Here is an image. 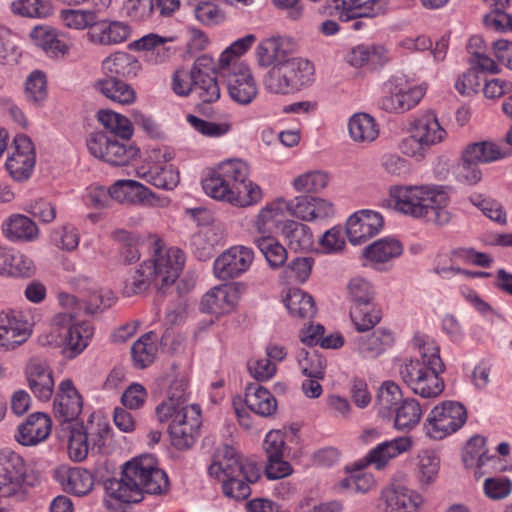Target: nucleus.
<instances>
[{
    "label": "nucleus",
    "mask_w": 512,
    "mask_h": 512,
    "mask_svg": "<svg viewBox=\"0 0 512 512\" xmlns=\"http://www.w3.org/2000/svg\"><path fill=\"white\" fill-rule=\"evenodd\" d=\"M440 461L437 455L431 451H424L419 455L418 470L422 484H430L436 478Z\"/></svg>",
    "instance_id": "obj_61"
},
{
    "label": "nucleus",
    "mask_w": 512,
    "mask_h": 512,
    "mask_svg": "<svg viewBox=\"0 0 512 512\" xmlns=\"http://www.w3.org/2000/svg\"><path fill=\"white\" fill-rule=\"evenodd\" d=\"M94 88L106 98L122 104L128 105L135 101L136 93L134 89L118 78H101L94 83Z\"/></svg>",
    "instance_id": "obj_39"
},
{
    "label": "nucleus",
    "mask_w": 512,
    "mask_h": 512,
    "mask_svg": "<svg viewBox=\"0 0 512 512\" xmlns=\"http://www.w3.org/2000/svg\"><path fill=\"white\" fill-rule=\"evenodd\" d=\"M282 233L289 248L294 251H307L313 247L311 229L303 223L287 221L283 226Z\"/></svg>",
    "instance_id": "obj_44"
},
{
    "label": "nucleus",
    "mask_w": 512,
    "mask_h": 512,
    "mask_svg": "<svg viewBox=\"0 0 512 512\" xmlns=\"http://www.w3.org/2000/svg\"><path fill=\"white\" fill-rule=\"evenodd\" d=\"M284 303L290 314L299 318H312L316 313V306L311 295L294 288L290 289L284 298Z\"/></svg>",
    "instance_id": "obj_47"
},
{
    "label": "nucleus",
    "mask_w": 512,
    "mask_h": 512,
    "mask_svg": "<svg viewBox=\"0 0 512 512\" xmlns=\"http://www.w3.org/2000/svg\"><path fill=\"white\" fill-rule=\"evenodd\" d=\"M244 290L245 286L239 282L214 287L203 296L201 310L215 315L229 313L238 304Z\"/></svg>",
    "instance_id": "obj_19"
},
{
    "label": "nucleus",
    "mask_w": 512,
    "mask_h": 512,
    "mask_svg": "<svg viewBox=\"0 0 512 512\" xmlns=\"http://www.w3.org/2000/svg\"><path fill=\"white\" fill-rule=\"evenodd\" d=\"M71 312L58 313L53 317L52 328L61 338L67 357L74 358L87 346L94 329L89 322H74Z\"/></svg>",
    "instance_id": "obj_10"
},
{
    "label": "nucleus",
    "mask_w": 512,
    "mask_h": 512,
    "mask_svg": "<svg viewBox=\"0 0 512 512\" xmlns=\"http://www.w3.org/2000/svg\"><path fill=\"white\" fill-rule=\"evenodd\" d=\"M254 259L253 251L244 246H234L214 261L213 272L220 280L236 278L248 270Z\"/></svg>",
    "instance_id": "obj_18"
},
{
    "label": "nucleus",
    "mask_w": 512,
    "mask_h": 512,
    "mask_svg": "<svg viewBox=\"0 0 512 512\" xmlns=\"http://www.w3.org/2000/svg\"><path fill=\"white\" fill-rule=\"evenodd\" d=\"M93 484L92 474L85 469H74L68 475L69 490L77 496L88 494L92 490Z\"/></svg>",
    "instance_id": "obj_63"
},
{
    "label": "nucleus",
    "mask_w": 512,
    "mask_h": 512,
    "mask_svg": "<svg viewBox=\"0 0 512 512\" xmlns=\"http://www.w3.org/2000/svg\"><path fill=\"white\" fill-rule=\"evenodd\" d=\"M245 404L252 412L262 417L273 415L277 409L275 397L263 386L253 383L246 388Z\"/></svg>",
    "instance_id": "obj_36"
},
{
    "label": "nucleus",
    "mask_w": 512,
    "mask_h": 512,
    "mask_svg": "<svg viewBox=\"0 0 512 512\" xmlns=\"http://www.w3.org/2000/svg\"><path fill=\"white\" fill-rule=\"evenodd\" d=\"M254 243L272 268L281 267L287 259L286 249L273 236H254Z\"/></svg>",
    "instance_id": "obj_53"
},
{
    "label": "nucleus",
    "mask_w": 512,
    "mask_h": 512,
    "mask_svg": "<svg viewBox=\"0 0 512 512\" xmlns=\"http://www.w3.org/2000/svg\"><path fill=\"white\" fill-rule=\"evenodd\" d=\"M350 138L358 144H370L379 135L378 124L375 119L364 112L355 113L348 121Z\"/></svg>",
    "instance_id": "obj_38"
},
{
    "label": "nucleus",
    "mask_w": 512,
    "mask_h": 512,
    "mask_svg": "<svg viewBox=\"0 0 512 512\" xmlns=\"http://www.w3.org/2000/svg\"><path fill=\"white\" fill-rule=\"evenodd\" d=\"M26 478V464L18 453L3 449L0 451V497L16 494Z\"/></svg>",
    "instance_id": "obj_16"
},
{
    "label": "nucleus",
    "mask_w": 512,
    "mask_h": 512,
    "mask_svg": "<svg viewBox=\"0 0 512 512\" xmlns=\"http://www.w3.org/2000/svg\"><path fill=\"white\" fill-rule=\"evenodd\" d=\"M32 259L24 254L0 245V276L8 278H29L35 273Z\"/></svg>",
    "instance_id": "obj_28"
},
{
    "label": "nucleus",
    "mask_w": 512,
    "mask_h": 512,
    "mask_svg": "<svg viewBox=\"0 0 512 512\" xmlns=\"http://www.w3.org/2000/svg\"><path fill=\"white\" fill-rule=\"evenodd\" d=\"M111 237L123 245L121 249V260L124 264H131L140 259L138 249L139 237L136 234L124 229H117L112 232Z\"/></svg>",
    "instance_id": "obj_55"
},
{
    "label": "nucleus",
    "mask_w": 512,
    "mask_h": 512,
    "mask_svg": "<svg viewBox=\"0 0 512 512\" xmlns=\"http://www.w3.org/2000/svg\"><path fill=\"white\" fill-rule=\"evenodd\" d=\"M186 387L184 379L175 380L169 386L167 399L156 407V415L159 421L171 417L173 413L180 412L191 405L186 404Z\"/></svg>",
    "instance_id": "obj_37"
},
{
    "label": "nucleus",
    "mask_w": 512,
    "mask_h": 512,
    "mask_svg": "<svg viewBox=\"0 0 512 512\" xmlns=\"http://www.w3.org/2000/svg\"><path fill=\"white\" fill-rule=\"evenodd\" d=\"M153 256L144 261L124 283L123 294L131 297L145 292L151 283L166 294L183 269L184 253L176 247H166L161 240L153 242Z\"/></svg>",
    "instance_id": "obj_2"
},
{
    "label": "nucleus",
    "mask_w": 512,
    "mask_h": 512,
    "mask_svg": "<svg viewBox=\"0 0 512 512\" xmlns=\"http://www.w3.org/2000/svg\"><path fill=\"white\" fill-rule=\"evenodd\" d=\"M130 35V28L120 21L96 20L94 27L88 32L91 42L101 45H112L124 42Z\"/></svg>",
    "instance_id": "obj_32"
},
{
    "label": "nucleus",
    "mask_w": 512,
    "mask_h": 512,
    "mask_svg": "<svg viewBox=\"0 0 512 512\" xmlns=\"http://www.w3.org/2000/svg\"><path fill=\"white\" fill-rule=\"evenodd\" d=\"M168 487V477L156 466L152 455L126 462L119 479H109L105 482L107 495L123 503L140 502L144 493L162 494Z\"/></svg>",
    "instance_id": "obj_1"
},
{
    "label": "nucleus",
    "mask_w": 512,
    "mask_h": 512,
    "mask_svg": "<svg viewBox=\"0 0 512 512\" xmlns=\"http://www.w3.org/2000/svg\"><path fill=\"white\" fill-rule=\"evenodd\" d=\"M466 162L491 163L511 155V147L505 149L496 142L482 141L467 145L462 152Z\"/></svg>",
    "instance_id": "obj_35"
},
{
    "label": "nucleus",
    "mask_w": 512,
    "mask_h": 512,
    "mask_svg": "<svg viewBox=\"0 0 512 512\" xmlns=\"http://www.w3.org/2000/svg\"><path fill=\"white\" fill-rule=\"evenodd\" d=\"M350 318L358 332L372 329L381 319V311L371 302L352 304Z\"/></svg>",
    "instance_id": "obj_46"
},
{
    "label": "nucleus",
    "mask_w": 512,
    "mask_h": 512,
    "mask_svg": "<svg viewBox=\"0 0 512 512\" xmlns=\"http://www.w3.org/2000/svg\"><path fill=\"white\" fill-rule=\"evenodd\" d=\"M329 182L326 172L315 170L299 175L293 180V187L300 192L316 193L324 189Z\"/></svg>",
    "instance_id": "obj_57"
},
{
    "label": "nucleus",
    "mask_w": 512,
    "mask_h": 512,
    "mask_svg": "<svg viewBox=\"0 0 512 512\" xmlns=\"http://www.w3.org/2000/svg\"><path fill=\"white\" fill-rule=\"evenodd\" d=\"M252 483L253 482L241 476L223 479L222 490L224 495L228 498L245 500L251 494L250 484Z\"/></svg>",
    "instance_id": "obj_64"
},
{
    "label": "nucleus",
    "mask_w": 512,
    "mask_h": 512,
    "mask_svg": "<svg viewBox=\"0 0 512 512\" xmlns=\"http://www.w3.org/2000/svg\"><path fill=\"white\" fill-rule=\"evenodd\" d=\"M414 345L418 356L403 361L399 367L400 377L413 393L423 398L437 397L444 389L440 375L445 370L439 346L433 339L423 336L415 337Z\"/></svg>",
    "instance_id": "obj_3"
},
{
    "label": "nucleus",
    "mask_w": 512,
    "mask_h": 512,
    "mask_svg": "<svg viewBox=\"0 0 512 512\" xmlns=\"http://www.w3.org/2000/svg\"><path fill=\"white\" fill-rule=\"evenodd\" d=\"M61 20L64 25L71 29L83 30L94 27L97 14L92 10L67 9L61 11Z\"/></svg>",
    "instance_id": "obj_56"
},
{
    "label": "nucleus",
    "mask_w": 512,
    "mask_h": 512,
    "mask_svg": "<svg viewBox=\"0 0 512 512\" xmlns=\"http://www.w3.org/2000/svg\"><path fill=\"white\" fill-rule=\"evenodd\" d=\"M314 66L303 58H291L289 61L272 66L266 73L263 84L273 94L287 95L309 85L313 80Z\"/></svg>",
    "instance_id": "obj_6"
},
{
    "label": "nucleus",
    "mask_w": 512,
    "mask_h": 512,
    "mask_svg": "<svg viewBox=\"0 0 512 512\" xmlns=\"http://www.w3.org/2000/svg\"><path fill=\"white\" fill-rule=\"evenodd\" d=\"M390 196L400 212L414 218H424L437 226L447 225L452 218L446 187L439 185L396 186Z\"/></svg>",
    "instance_id": "obj_4"
},
{
    "label": "nucleus",
    "mask_w": 512,
    "mask_h": 512,
    "mask_svg": "<svg viewBox=\"0 0 512 512\" xmlns=\"http://www.w3.org/2000/svg\"><path fill=\"white\" fill-rule=\"evenodd\" d=\"M112 198L121 203H142L154 198L155 194L141 183L130 180H117L111 187Z\"/></svg>",
    "instance_id": "obj_33"
},
{
    "label": "nucleus",
    "mask_w": 512,
    "mask_h": 512,
    "mask_svg": "<svg viewBox=\"0 0 512 512\" xmlns=\"http://www.w3.org/2000/svg\"><path fill=\"white\" fill-rule=\"evenodd\" d=\"M380 213L360 210L351 215L346 223V234L353 245L361 244L376 235L383 227Z\"/></svg>",
    "instance_id": "obj_20"
},
{
    "label": "nucleus",
    "mask_w": 512,
    "mask_h": 512,
    "mask_svg": "<svg viewBox=\"0 0 512 512\" xmlns=\"http://www.w3.org/2000/svg\"><path fill=\"white\" fill-rule=\"evenodd\" d=\"M2 234L10 242H33L39 237L37 224L22 214H12L2 223Z\"/></svg>",
    "instance_id": "obj_29"
},
{
    "label": "nucleus",
    "mask_w": 512,
    "mask_h": 512,
    "mask_svg": "<svg viewBox=\"0 0 512 512\" xmlns=\"http://www.w3.org/2000/svg\"><path fill=\"white\" fill-rule=\"evenodd\" d=\"M160 422L169 424L171 444L178 450H186L196 441L201 426V410L199 406L192 405Z\"/></svg>",
    "instance_id": "obj_12"
},
{
    "label": "nucleus",
    "mask_w": 512,
    "mask_h": 512,
    "mask_svg": "<svg viewBox=\"0 0 512 512\" xmlns=\"http://www.w3.org/2000/svg\"><path fill=\"white\" fill-rule=\"evenodd\" d=\"M244 173L245 162L230 160L210 171L208 176L202 180V188L208 196L228 202L234 175L238 174L239 177H243Z\"/></svg>",
    "instance_id": "obj_13"
},
{
    "label": "nucleus",
    "mask_w": 512,
    "mask_h": 512,
    "mask_svg": "<svg viewBox=\"0 0 512 512\" xmlns=\"http://www.w3.org/2000/svg\"><path fill=\"white\" fill-rule=\"evenodd\" d=\"M445 137L446 131L439 124L436 115L433 112H428L413 122L409 135L400 143V150L407 156L420 159L432 146L441 143Z\"/></svg>",
    "instance_id": "obj_7"
},
{
    "label": "nucleus",
    "mask_w": 512,
    "mask_h": 512,
    "mask_svg": "<svg viewBox=\"0 0 512 512\" xmlns=\"http://www.w3.org/2000/svg\"><path fill=\"white\" fill-rule=\"evenodd\" d=\"M230 98L240 104H250L258 94V88L250 68L244 64H234L224 72Z\"/></svg>",
    "instance_id": "obj_17"
},
{
    "label": "nucleus",
    "mask_w": 512,
    "mask_h": 512,
    "mask_svg": "<svg viewBox=\"0 0 512 512\" xmlns=\"http://www.w3.org/2000/svg\"><path fill=\"white\" fill-rule=\"evenodd\" d=\"M89 451L90 447L83 426H73L69 436V457L76 462H81L87 457Z\"/></svg>",
    "instance_id": "obj_59"
},
{
    "label": "nucleus",
    "mask_w": 512,
    "mask_h": 512,
    "mask_svg": "<svg viewBox=\"0 0 512 512\" xmlns=\"http://www.w3.org/2000/svg\"><path fill=\"white\" fill-rule=\"evenodd\" d=\"M216 67L209 56L196 59L190 71L178 70L172 79V89L180 96L192 94L203 103H213L220 98V88L215 76Z\"/></svg>",
    "instance_id": "obj_5"
},
{
    "label": "nucleus",
    "mask_w": 512,
    "mask_h": 512,
    "mask_svg": "<svg viewBox=\"0 0 512 512\" xmlns=\"http://www.w3.org/2000/svg\"><path fill=\"white\" fill-rule=\"evenodd\" d=\"M126 141L105 132H94L87 139V148L94 157L110 165L125 166L138 154V149Z\"/></svg>",
    "instance_id": "obj_9"
},
{
    "label": "nucleus",
    "mask_w": 512,
    "mask_h": 512,
    "mask_svg": "<svg viewBox=\"0 0 512 512\" xmlns=\"http://www.w3.org/2000/svg\"><path fill=\"white\" fill-rule=\"evenodd\" d=\"M99 122L108 130V135H115L123 140H129L133 134L130 120L111 110L98 112Z\"/></svg>",
    "instance_id": "obj_51"
},
{
    "label": "nucleus",
    "mask_w": 512,
    "mask_h": 512,
    "mask_svg": "<svg viewBox=\"0 0 512 512\" xmlns=\"http://www.w3.org/2000/svg\"><path fill=\"white\" fill-rule=\"evenodd\" d=\"M467 420L465 407L456 401H444L429 413L424 429L435 440H441L459 430Z\"/></svg>",
    "instance_id": "obj_8"
},
{
    "label": "nucleus",
    "mask_w": 512,
    "mask_h": 512,
    "mask_svg": "<svg viewBox=\"0 0 512 512\" xmlns=\"http://www.w3.org/2000/svg\"><path fill=\"white\" fill-rule=\"evenodd\" d=\"M296 359L298 368L305 377H325L326 360L315 348L299 349Z\"/></svg>",
    "instance_id": "obj_49"
},
{
    "label": "nucleus",
    "mask_w": 512,
    "mask_h": 512,
    "mask_svg": "<svg viewBox=\"0 0 512 512\" xmlns=\"http://www.w3.org/2000/svg\"><path fill=\"white\" fill-rule=\"evenodd\" d=\"M394 337L390 330L379 328L369 336L355 339L357 351L365 358L373 359L381 355L392 345Z\"/></svg>",
    "instance_id": "obj_34"
},
{
    "label": "nucleus",
    "mask_w": 512,
    "mask_h": 512,
    "mask_svg": "<svg viewBox=\"0 0 512 512\" xmlns=\"http://www.w3.org/2000/svg\"><path fill=\"white\" fill-rule=\"evenodd\" d=\"M287 45V41L280 37L263 40L258 45L256 52L259 65L272 67L289 61L292 57L288 56Z\"/></svg>",
    "instance_id": "obj_40"
},
{
    "label": "nucleus",
    "mask_w": 512,
    "mask_h": 512,
    "mask_svg": "<svg viewBox=\"0 0 512 512\" xmlns=\"http://www.w3.org/2000/svg\"><path fill=\"white\" fill-rule=\"evenodd\" d=\"M138 175L148 183L164 190H173L179 183V172L172 165H154L149 168L141 167Z\"/></svg>",
    "instance_id": "obj_43"
},
{
    "label": "nucleus",
    "mask_w": 512,
    "mask_h": 512,
    "mask_svg": "<svg viewBox=\"0 0 512 512\" xmlns=\"http://www.w3.org/2000/svg\"><path fill=\"white\" fill-rule=\"evenodd\" d=\"M388 51L382 46L358 45L346 55L347 62L356 68L366 64L382 65L388 61Z\"/></svg>",
    "instance_id": "obj_42"
},
{
    "label": "nucleus",
    "mask_w": 512,
    "mask_h": 512,
    "mask_svg": "<svg viewBox=\"0 0 512 512\" xmlns=\"http://www.w3.org/2000/svg\"><path fill=\"white\" fill-rule=\"evenodd\" d=\"M485 444L486 439L482 436L476 435L470 438L463 454V461L467 466L476 465L480 467L485 464V461L488 460Z\"/></svg>",
    "instance_id": "obj_60"
},
{
    "label": "nucleus",
    "mask_w": 512,
    "mask_h": 512,
    "mask_svg": "<svg viewBox=\"0 0 512 512\" xmlns=\"http://www.w3.org/2000/svg\"><path fill=\"white\" fill-rule=\"evenodd\" d=\"M209 473L211 476L223 477V479L241 476L250 482H256L260 478L258 466L240 458L235 449L228 445H224L215 451Z\"/></svg>",
    "instance_id": "obj_11"
},
{
    "label": "nucleus",
    "mask_w": 512,
    "mask_h": 512,
    "mask_svg": "<svg viewBox=\"0 0 512 512\" xmlns=\"http://www.w3.org/2000/svg\"><path fill=\"white\" fill-rule=\"evenodd\" d=\"M25 94L29 102L40 105L47 98V81L42 71L35 70L27 78Z\"/></svg>",
    "instance_id": "obj_58"
},
{
    "label": "nucleus",
    "mask_w": 512,
    "mask_h": 512,
    "mask_svg": "<svg viewBox=\"0 0 512 512\" xmlns=\"http://www.w3.org/2000/svg\"><path fill=\"white\" fill-rule=\"evenodd\" d=\"M10 9L14 15L27 18H46L52 14V6L47 0H14Z\"/></svg>",
    "instance_id": "obj_54"
},
{
    "label": "nucleus",
    "mask_w": 512,
    "mask_h": 512,
    "mask_svg": "<svg viewBox=\"0 0 512 512\" xmlns=\"http://www.w3.org/2000/svg\"><path fill=\"white\" fill-rule=\"evenodd\" d=\"M141 64L138 59L124 51L115 52L102 62V70L107 78H132L137 76Z\"/></svg>",
    "instance_id": "obj_31"
},
{
    "label": "nucleus",
    "mask_w": 512,
    "mask_h": 512,
    "mask_svg": "<svg viewBox=\"0 0 512 512\" xmlns=\"http://www.w3.org/2000/svg\"><path fill=\"white\" fill-rule=\"evenodd\" d=\"M403 252L401 243L392 238H383L366 247L363 255L374 265L387 263Z\"/></svg>",
    "instance_id": "obj_41"
},
{
    "label": "nucleus",
    "mask_w": 512,
    "mask_h": 512,
    "mask_svg": "<svg viewBox=\"0 0 512 512\" xmlns=\"http://www.w3.org/2000/svg\"><path fill=\"white\" fill-rule=\"evenodd\" d=\"M84 313L96 314L112 307L117 297L109 288L91 286L85 291Z\"/></svg>",
    "instance_id": "obj_48"
},
{
    "label": "nucleus",
    "mask_w": 512,
    "mask_h": 512,
    "mask_svg": "<svg viewBox=\"0 0 512 512\" xmlns=\"http://www.w3.org/2000/svg\"><path fill=\"white\" fill-rule=\"evenodd\" d=\"M55 417L62 422L75 420L82 411L83 400L72 380H63L54 399Z\"/></svg>",
    "instance_id": "obj_23"
},
{
    "label": "nucleus",
    "mask_w": 512,
    "mask_h": 512,
    "mask_svg": "<svg viewBox=\"0 0 512 512\" xmlns=\"http://www.w3.org/2000/svg\"><path fill=\"white\" fill-rule=\"evenodd\" d=\"M157 335L150 331L142 335L131 347L134 366L139 369L146 368L155 359L157 353Z\"/></svg>",
    "instance_id": "obj_45"
},
{
    "label": "nucleus",
    "mask_w": 512,
    "mask_h": 512,
    "mask_svg": "<svg viewBox=\"0 0 512 512\" xmlns=\"http://www.w3.org/2000/svg\"><path fill=\"white\" fill-rule=\"evenodd\" d=\"M12 153L8 156L5 167L11 178L18 182L28 180L34 170L36 155L32 141L26 135L14 138Z\"/></svg>",
    "instance_id": "obj_15"
},
{
    "label": "nucleus",
    "mask_w": 512,
    "mask_h": 512,
    "mask_svg": "<svg viewBox=\"0 0 512 512\" xmlns=\"http://www.w3.org/2000/svg\"><path fill=\"white\" fill-rule=\"evenodd\" d=\"M248 165L245 163V173L243 177L238 174L234 175L232 188L228 194V203L238 206L246 207L258 203L262 199L261 188L248 180Z\"/></svg>",
    "instance_id": "obj_30"
},
{
    "label": "nucleus",
    "mask_w": 512,
    "mask_h": 512,
    "mask_svg": "<svg viewBox=\"0 0 512 512\" xmlns=\"http://www.w3.org/2000/svg\"><path fill=\"white\" fill-rule=\"evenodd\" d=\"M288 200L277 198L267 203L258 213L253 222L254 236H273L278 225L288 216Z\"/></svg>",
    "instance_id": "obj_25"
},
{
    "label": "nucleus",
    "mask_w": 512,
    "mask_h": 512,
    "mask_svg": "<svg viewBox=\"0 0 512 512\" xmlns=\"http://www.w3.org/2000/svg\"><path fill=\"white\" fill-rule=\"evenodd\" d=\"M422 415L420 404L413 398L404 399L396 408L394 426L398 430H406L415 427Z\"/></svg>",
    "instance_id": "obj_52"
},
{
    "label": "nucleus",
    "mask_w": 512,
    "mask_h": 512,
    "mask_svg": "<svg viewBox=\"0 0 512 512\" xmlns=\"http://www.w3.org/2000/svg\"><path fill=\"white\" fill-rule=\"evenodd\" d=\"M403 400L400 387L394 382L386 381L378 390L376 407L379 414L388 417L396 411Z\"/></svg>",
    "instance_id": "obj_50"
},
{
    "label": "nucleus",
    "mask_w": 512,
    "mask_h": 512,
    "mask_svg": "<svg viewBox=\"0 0 512 512\" xmlns=\"http://www.w3.org/2000/svg\"><path fill=\"white\" fill-rule=\"evenodd\" d=\"M347 289L353 304L371 302L374 299L372 284L362 277L352 278L347 285Z\"/></svg>",
    "instance_id": "obj_62"
},
{
    "label": "nucleus",
    "mask_w": 512,
    "mask_h": 512,
    "mask_svg": "<svg viewBox=\"0 0 512 512\" xmlns=\"http://www.w3.org/2000/svg\"><path fill=\"white\" fill-rule=\"evenodd\" d=\"M26 374L29 388L34 396L40 401L50 400L54 391V380L47 363L38 359L30 360Z\"/></svg>",
    "instance_id": "obj_26"
},
{
    "label": "nucleus",
    "mask_w": 512,
    "mask_h": 512,
    "mask_svg": "<svg viewBox=\"0 0 512 512\" xmlns=\"http://www.w3.org/2000/svg\"><path fill=\"white\" fill-rule=\"evenodd\" d=\"M30 37L34 44L51 58L64 57L70 48L64 35L47 25L34 27L30 32Z\"/></svg>",
    "instance_id": "obj_27"
},
{
    "label": "nucleus",
    "mask_w": 512,
    "mask_h": 512,
    "mask_svg": "<svg viewBox=\"0 0 512 512\" xmlns=\"http://www.w3.org/2000/svg\"><path fill=\"white\" fill-rule=\"evenodd\" d=\"M387 95L379 102L381 109L387 112L402 113L414 107L424 96L421 87H408L407 83L398 77H394L385 83Z\"/></svg>",
    "instance_id": "obj_14"
},
{
    "label": "nucleus",
    "mask_w": 512,
    "mask_h": 512,
    "mask_svg": "<svg viewBox=\"0 0 512 512\" xmlns=\"http://www.w3.org/2000/svg\"><path fill=\"white\" fill-rule=\"evenodd\" d=\"M422 503L419 493L401 483H391L381 493L384 512H415Z\"/></svg>",
    "instance_id": "obj_21"
},
{
    "label": "nucleus",
    "mask_w": 512,
    "mask_h": 512,
    "mask_svg": "<svg viewBox=\"0 0 512 512\" xmlns=\"http://www.w3.org/2000/svg\"><path fill=\"white\" fill-rule=\"evenodd\" d=\"M412 447V440L408 436H401L389 441H384L373 448L364 461L354 464L356 470H361L368 464L375 466L377 470L384 469L390 460L407 452Z\"/></svg>",
    "instance_id": "obj_22"
},
{
    "label": "nucleus",
    "mask_w": 512,
    "mask_h": 512,
    "mask_svg": "<svg viewBox=\"0 0 512 512\" xmlns=\"http://www.w3.org/2000/svg\"><path fill=\"white\" fill-rule=\"evenodd\" d=\"M51 427L52 421L47 414L35 412L18 426L15 439L23 446H35L48 438Z\"/></svg>",
    "instance_id": "obj_24"
}]
</instances>
